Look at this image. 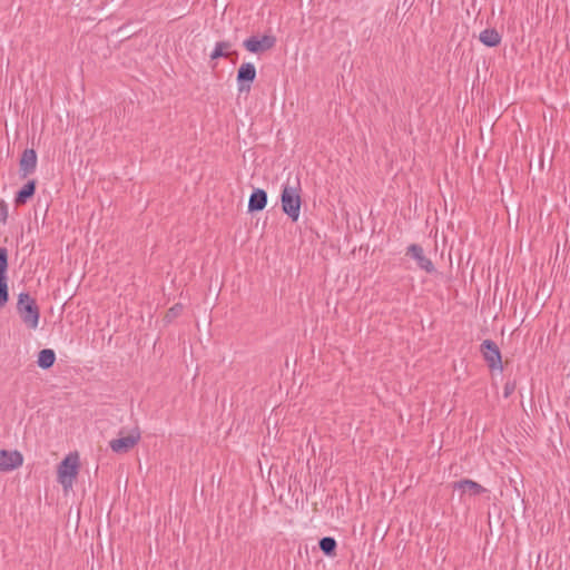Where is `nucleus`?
Returning a JSON list of instances; mask_svg holds the SVG:
<instances>
[{
  "label": "nucleus",
  "instance_id": "obj_5",
  "mask_svg": "<svg viewBox=\"0 0 570 570\" xmlns=\"http://www.w3.org/2000/svg\"><path fill=\"white\" fill-rule=\"evenodd\" d=\"M481 353L491 370L502 371L501 352L491 340H485L481 344Z\"/></svg>",
  "mask_w": 570,
  "mask_h": 570
},
{
  "label": "nucleus",
  "instance_id": "obj_18",
  "mask_svg": "<svg viewBox=\"0 0 570 570\" xmlns=\"http://www.w3.org/2000/svg\"><path fill=\"white\" fill-rule=\"evenodd\" d=\"M8 277H0V308L8 303Z\"/></svg>",
  "mask_w": 570,
  "mask_h": 570
},
{
  "label": "nucleus",
  "instance_id": "obj_8",
  "mask_svg": "<svg viewBox=\"0 0 570 570\" xmlns=\"http://www.w3.org/2000/svg\"><path fill=\"white\" fill-rule=\"evenodd\" d=\"M406 255L410 256L411 258H413L416 262L417 267H420L424 272H426L429 274L435 272L434 264L432 263V261L430 258H428L424 255V250H423L422 246H420L417 244H411L406 248Z\"/></svg>",
  "mask_w": 570,
  "mask_h": 570
},
{
  "label": "nucleus",
  "instance_id": "obj_14",
  "mask_svg": "<svg viewBox=\"0 0 570 570\" xmlns=\"http://www.w3.org/2000/svg\"><path fill=\"white\" fill-rule=\"evenodd\" d=\"M36 191V181L29 180L23 187L16 194L14 203L16 205H23L27 203L29 198L33 196Z\"/></svg>",
  "mask_w": 570,
  "mask_h": 570
},
{
  "label": "nucleus",
  "instance_id": "obj_4",
  "mask_svg": "<svg viewBox=\"0 0 570 570\" xmlns=\"http://www.w3.org/2000/svg\"><path fill=\"white\" fill-rule=\"evenodd\" d=\"M119 436L109 442L110 449L118 454L129 452L140 440V431L135 428L128 432L125 430L119 431Z\"/></svg>",
  "mask_w": 570,
  "mask_h": 570
},
{
  "label": "nucleus",
  "instance_id": "obj_17",
  "mask_svg": "<svg viewBox=\"0 0 570 570\" xmlns=\"http://www.w3.org/2000/svg\"><path fill=\"white\" fill-rule=\"evenodd\" d=\"M320 549L326 556H334L336 549V541L332 537H324L320 540Z\"/></svg>",
  "mask_w": 570,
  "mask_h": 570
},
{
  "label": "nucleus",
  "instance_id": "obj_2",
  "mask_svg": "<svg viewBox=\"0 0 570 570\" xmlns=\"http://www.w3.org/2000/svg\"><path fill=\"white\" fill-rule=\"evenodd\" d=\"M281 203L283 212L292 222H297L302 205L299 188L297 186H289L288 184L284 185L281 194Z\"/></svg>",
  "mask_w": 570,
  "mask_h": 570
},
{
  "label": "nucleus",
  "instance_id": "obj_6",
  "mask_svg": "<svg viewBox=\"0 0 570 570\" xmlns=\"http://www.w3.org/2000/svg\"><path fill=\"white\" fill-rule=\"evenodd\" d=\"M276 43V38L272 35H264L258 38L256 36H252L244 40L243 46L245 49L252 53H259L272 49Z\"/></svg>",
  "mask_w": 570,
  "mask_h": 570
},
{
  "label": "nucleus",
  "instance_id": "obj_11",
  "mask_svg": "<svg viewBox=\"0 0 570 570\" xmlns=\"http://www.w3.org/2000/svg\"><path fill=\"white\" fill-rule=\"evenodd\" d=\"M266 204H267V193L264 189L257 188L249 196L248 212L249 213L261 212L266 207Z\"/></svg>",
  "mask_w": 570,
  "mask_h": 570
},
{
  "label": "nucleus",
  "instance_id": "obj_10",
  "mask_svg": "<svg viewBox=\"0 0 570 570\" xmlns=\"http://www.w3.org/2000/svg\"><path fill=\"white\" fill-rule=\"evenodd\" d=\"M37 167V154L35 149H26L20 158V174L21 177L31 175Z\"/></svg>",
  "mask_w": 570,
  "mask_h": 570
},
{
  "label": "nucleus",
  "instance_id": "obj_15",
  "mask_svg": "<svg viewBox=\"0 0 570 570\" xmlns=\"http://www.w3.org/2000/svg\"><path fill=\"white\" fill-rule=\"evenodd\" d=\"M55 361H56V354L52 350L45 348L39 352L37 363L41 368L47 370V368L51 367L53 365Z\"/></svg>",
  "mask_w": 570,
  "mask_h": 570
},
{
  "label": "nucleus",
  "instance_id": "obj_21",
  "mask_svg": "<svg viewBox=\"0 0 570 570\" xmlns=\"http://www.w3.org/2000/svg\"><path fill=\"white\" fill-rule=\"evenodd\" d=\"M8 219V206L3 200H0V220L6 224Z\"/></svg>",
  "mask_w": 570,
  "mask_h": 570
},
{
  "label": "nucleus",
  "instance_id": "obj_3",
  "mask_svg": "<svg viewBox=\"0 0 570 570\" xmlns=\"http://www.w3.org/2000/svg\"><path fill=\"white\" fill-rule=\"evenodd\" d=\"M79 458L77 453H70L58 465V482L65 491L72 488L73 481L78 475Z\"/></svg>",
  "mask_w": 570,
  "mask_h": 570
},
{
  "label": "nucleus",
  "instance_id": "obj_16",
  "mask_svg": "<svg viewBox=\"0 0 570 570\" xmlns=\"http://www.w3.org/2000/svg\"><path fill=\"white\" fill-rule=\"evenodd\" d=\"M232 47L230 42L228 41H218L215 45L214 50L210 53V59L215 60L222 57H228L229 52L228 49Z\"/></svg>",
  "mask_w": 570,
  "mask_h": 570
},
{
  "label": "nucleus",
  "instance_id": "obj_19",
  "mask_svg": "<svg viewBox=\"0 0 570 570\" xmlns=\"http://www.w3.org/2000/svg\"><path fill=\"white\" fill-rule=\"evenodd\" d=\"M8 269V249L0 247V277H7Z\"/></svg>",
  "mask_w": 570,
  "mask_h": 570
},
{
  "label": "nucleus",
  "instance_id": "obj_13",
  "mask_svg": "<svg viewBox=\"0 0 570 570\" xmlns=\"http://www.w3.org/2000/svg\"><path fill=\"white\" fill-rule=\"evenodd\" d=\"M479 40L487 47H497L501 43V35L493 28H488L481 31Z\"/></svg>",
  "mask_w": 570,
  "mask_h": 570
},
{
  "label": "nucleus",
  "instance_id": "obj_1",
  "mask_svg": "<svg viewBox=\"0 0 570 570\" xmlns=\"http://www.w3.org/2000/svg\"><path fill=\"white\" fill-rule=\"evenodd\" d=\"M17 312L29 330H36L39 325L40 309L36 299L29 293H20L18 295Z\"/></svg>",
  "mask_w": 570,
  "mask_h": 570
},
{
  "label": "nucleus",
  "instance_id": "obj_20",
  "mask_svg": "<svg viewBox=\"0 0 570 570\" xmlns=\"http://www.w3.org/2000/svg\"><path fill=\"white\" fill-rule=\"evenodd\" d=\"M183 312V305L181 304H175L173 307H170L165 316V320L167 322H171L174 318L179 316Z\"/></svg>",
  "mask_w": 570,
  "mask_h": 570
},
{
  "label": "nucleus",
  "instance_id": "obj_12",
  "mask_svg": "<svg viewBox=\"0 0 570 570\" xmlns=\"http://www.w3.org/2000/svg\"><path fill=\"white\" fill-rule=\"evenodd\" d=\"M453 488L462 492H469L472 495H479L485 492V489L481 484L468 479L454 482Z\"/></svg>",
  "mask_w": 570,
  "mask_h": 570
},
{
  "label": "nucleus",
  "instance_id": "obj_9",
  "mask_svg": "<svg viewBox=\"0 0 570 570\" xmlns=\"http://www.w3.org/2000/svg\"><path fill=\"white\" fill-rule=\"evenodd\" d=\"M23 456L19 451L0 450V471L7 472L21 466Z\"/></svg>",
  "mask_w": 570,
  "mask_h": 570
},
{
  "label": "nucleus",
  "instance_id": "obj_7",
  "mask_svg": "<svg viewBox=\"0 0 570 570\" xmlns=\"http://www.w3.org/2000/svg\"><path fill=\"white\" fill-rule=\"evenodd\" d=\"M256 78V68L252 62L243 63L237 71V82L239 92H248L250 85Z\"/></svg>",
  "mask_w": 570,
  "mask_h": 570
}]
</instances>
